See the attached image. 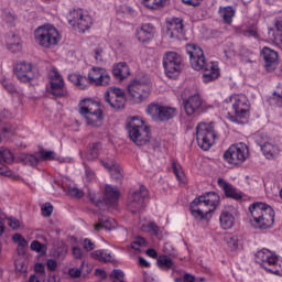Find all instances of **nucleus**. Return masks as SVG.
<instances>
[{"label": "nucleus", "instance_id": "9d476101", "mask_svg": "<svg viewBox=\"0 0 282 282\" xmlns=\"http://www.w3.org/2000/svg\"><path fill=\"white\" fill-rule=\"evenodd\" d=\"M196 140L199 149L208 151L217 140L214 123L199 122L196 127Z\"/></svg>", "mask_w": 282, "mask_h": 282}, {"label": "nucleus", "instance_id": "0eeeda50", "mask_svg": "<svg viewBox=\"0 0 282 282\" xmlns=\"http://www.w3.org/2000/svg\"><path fill=\"white\" fill-rule=\"evenodd\" d=\"M256 262H258L265 272L275 274V276H282V259L279 258L274 251L265 248L257 251Z\"/></svg>", "mask_w": 282, "mask_h": 282}, {"label": "nucleus", "instance_id": "4d7b16f0", "mask_svg": "<svg viewBox=\"0 0 282 282\" xmlns=\"http://www.w3.org/2000/svg\"><path fill=\"white\" fill-rule=\"evenodd\" d=\"M83 274V271L78 268H70L68 270V275L72 278V279H80V275Z\"/></svg>", "mask_w": 282, "mask_h": 282}, {"label": "nucleus", "instance_id": "393cba45", "mask_svg": "<svg viewBox=\"0 0 282 282\" xmlns=\"http://www.w3.org/2000/svg\"><path fill=\"white\" fill-rule=\"evenodd\" d=\"M166 34L170 39H180L184 34V22L180 18H173L167 24Z\"/></svg>", "mask_w": 282, "mask_h": 282}, {"label": "nucleus", "instance_id": "20e7f679", "mask_svg": "<svg viewBox=\"0 0 282 282\" xmlns=\"http://www.w3.org/2000/svg\"><path fill=\"white\" fill-rule=\"evenodd\" d=\"M219 206V194L208 192L195 198L191 205V215L197 220L208 219L210 213H215Z\"/></svg>", "mask_w": 282, "mask_h": 282}, {"label": "nucleus", "instance_id": "1a4fd4ad", "mask_svg": "<svg viewBox=\"0 0 282 282\" xmlns=\"http://www.w3.org/2000/svg\"><path fill=\"white\" fill-rule=\"evenodd\" d=\"M129 96L132 97L133 102H144L151 96V79L144 76L142 78H134L128 85Z\"/></svg>", "mask_w": 282, "mask_h": 282}, {"label": "nucleus", "instance_id": "4c0bfd02", "mask_svg": "<svg viewBox=\"0 0 282 282\" xmlns=\"http://www.w3.org/2000/svg\"><path fill=\"white\" fill-rule=\"evenodd\" d=\"M100 155V143H90L86 153L87 160H98Z\"/></svg>", "mask_w": 282, "mask_h": 282}, {"label": "nucleus", "instance_id": "09e8293b", "mask_svg": "<svg viewBox=\"0 0 282 282\" xmlns=\"http://www.w3.org/2000/svg\"><path fill=\"white\" fill-rule=\"evenodd\" d=\"M41 213L43 217H52V213H54V205L52 203H45L41 207Z\"/></svg>", "mask_w": 282, "mask_h": 282}, {"label": "nucleus", "instance_id": "6ab92c4d", "mask_svg": "<svg viewBox=\"0 0 282 282\" xmlns=\"http://www.w3.org/2000/svg\"><path fill=\"white\" fill-rule=\"evenodd\" d=\"M149 197V189L141 185L139 191L133 192L129 197L128 208L131 213H139L144 208V199Z\"/></svg>", "mask_w": 282, "mask_h": 282}, {"label": "nucleus", "instance_id": "49530a36", "mask_svg": "<svg viewBox=\"0 0 282 282\" xmlns=\"http://www.w3.org/2000/svg\"><path fill=\"white\" fill-rule=\"evenodd\" d=\"M112 282H124V272L120 269H115L110 272Z\"/></svg>", "mask_w": 282, "mask_h": 282}, {"label": "nucleus", "instance_id": "f03ea898", "mask_svg": "<svg viewBox=\"0 0 282 282\" xmlns=\"http://www.w3.org/2000/svg\"><path fill=\"white\" fill-rule=\"evenodd\" d=\"M68 80L77 87V89H88L89 85L107 87L111 83V75L107 69L101 67H93L88 72V77L73 73L68 75Z\"/></svg>", "mask_w": 282, "mask_h": 282}, {"label": "nucleus", "instance_id": "680f3d73", "mask_svg": "<svg viewBox=\"0 0 282 282\" xmlns=\"http://www.w3.org/2000/svg\"><path fill=\"white\" fill-rule=\"evenodd\" d=\"M245 36H252L253 39H257L259 36V32H257V29L249 28L245 31Z\"/></svg>", "mask_w": 282, "mask_h": 282}, {"label": "nucleus", "instance_id": "7ed1b4c3", "mask_svg": "<svg viewBox=\"0 0 282 282\" xmlns=\"http://www.w3.org/2000/svg\"><path fill=\"white\" fill-rule=\"evenodd\" d=\"M249 213L251 215L250 224L252 228L257 230H268V228H272L274 226V217H276V213L272 208V206L256 202L249 206Z\"/></svg>", "mask_w": 282, "mask_h": 282}, {"label": "nucleus", "instance_id": "a19ab883", "mask_svg": "<svg viewBox=\"0 0 282 282\" xmlns=\"http://www.w3.org/2000/svg\"><path fill=\"white\" fill-rule=\"evenodd\" d=\"M0 162H4V164L14 162V155L9 149L0 148Z\"/></svg>", "mask_w": 282, "mask_h": 282}, {"label": "nucleus", "instance_id": "a18cd8bd", "mask_svg": "<svg viewBox=\"0 0 282 282\" xmlns=\"http://www.w3.org/2000/svg\"><path fill=\"white\" fill-rule=\"evenodd\" d=\"M41 161V156H36V154H26L23 159V162L26 166H39V162Z\"/></svg>", "mask_w": 282, "mask_h": 282}, {"label": "nucleus", "instance_id": "a211bd4d", "mask_svg": "<svg viewBox=\"0 0 282 282\" xmlns=\"http://www.w3.org/2000/svg\"><path fill=\"white\" fill-rule=\"evenodd\" d=\"M105 100L112 109H124L127 102L124 90L118 87H109L105 93Z\"/></svg>", "mask_w": 282, "mask_h": 282}, {"label": "nucleus", "instance_id": "338daca9", "mask_svg": "<svg viewBox=\"0 0 282 282\" xmlns=\"http://www.w3.org/2000/svg\"><path fill=\"white\" fill-rule=\"evenodd\" d=\"M147 254L148 257H151V259H158V251H155V249H148L147 250Z\"/></svg>", "mask_w": 282, "mask_h": 282}, {"label": "nucleus", "instance_id": "58836bf2", "mask_svg": "<svg viewBox=\"0 0 282 282\" xmlns=\"http://www.w3.org/2000/svg\"><path fill=\"white\" fill-rule=\"evenodd\" d=\"M39 155H40V160H42V162H52V160H58V155L56 154V152L52 151V150H40L39 151Z\"/></svg>", "mask_w": 282, "mask_h": 282}, {"label": "nucleus", "instance_id": "2eb2a0df", "mask_svg": "<svg viewBox=\"0 0 282 282\" xmlns=\"http://www.w3.org/2000/svg\"><path fill=\"white\" fill-rule=\"evenodd\" d=\"M147 113L154 120V122H166L175 118L177 110L173 107L162 106L160 104H150L147 107Z\"/></svg>", "mask_w": 282, "mask_h": 282}, {"label": "nucleus", "instance_id": "6e6d98bb", "mask_svg": "<svg viewBox=\"0 0 282 282\" xmlns=\"http://www.w3.org/2000/svg\"><path fill=\"white\" fill-rule=\"evenodd\" d=\"M95 59L97 61V63H104L105 62V51H102V48L97 47L95 50Z\"/></svg>", "mask_w": 282, "mask_h": 282}, {"label": "nucleus", "instance_id": "473e14b6", "mask_svg": "<svg viewBox=\"0 0 282 282\" xmlns=\"http://www.w3.org/2000/svg\"><path fill=\"white\" fill-rule=\"evenodd\" d=\"M268 34L270 41H272L276 47H282V26L279 22L275 23V30L270 29Z\"/></svg>", "mask_w": 282, "mask_h": 282}, {"label": "nucleus", "instance_id": "6e6552de", "mask_svg": "<svg viewBox=\"0 0 282 282\" xmlns=\"http://www.w3.org/2000/svg\"><path fill=\"white\" fill-rule=\"evenodd\" d=\"M35 43L45 50L54 47L57 43H61V32L52 24H44L39 26L34 31Z\"/></svg>", "mask_w": 282, "mask_h": 282}, {"label": "nucleus", "instance_id": "5fc2aeb1", "mask_svg": "<svg viewBox=\"0 0 282 282\" xmlns=\"http://www.w3.org/2000/svg\"><path fill=\"white\" fill-rule=\"evenodd\" d=\"M68 195H70V197H77V199H80L85 194L77 187H70L68 189Z\"/></svg>", "mask_w": 282, "mask_h": 282}, {"label": "nucleus", "instance_id": "bf43d9fd", "mask_svg": "<svg viewBox=\"0 0 282 282\" xmlns=\"http://www.w3.org/2000/svg\"><path fill=\"white\" fill-rule=\"evenodd\" d=\"M72 254L74 259H83V249L78 246L72 248Z\"/></svg>", "mask_w": 282, "mask_h": 282}, {"label": "nucleus", "instance_id": "69168bd1", "mask_svg": "<svg viewBox=\"0 0 282 282\" xmlns=\"http://www.w3.org/2000/svg\"><path fill=\"white\" fill-rule=\"evenodd\" d=\"M35 272L37 274H43L45 272V265H43V263H36L35 264Z\"/></svg>", "mask_w": 282, "mask_h": 282}, {"label": "nucleus", "instance_id": "864d4df0", "mask_svg": "<svg viewBox=\"0 0 282 282\" xmlns=\"http://www.w3.org/2000/svg\"><path fill=\"white\" fill-rule=\"evenodd\" d=\"M0 175L4 177H12V170L0 161Z\"/></svg>", "mask_w": 282, "mask_h": 282}, {"label": "nucleus", "instance_id": "423d86ee", "mask_svg": "<svg viewBox=\"0 0 282 282\" xmlns=\"http://www.w3.org/2000/svg\"><path fill=\"white\" fill-rule=\"evenodd\" d=\"M79 113L86 118L87 124L90 127H100L102 124V109L100 104L91 98H85L79 101Z\"/></svg>", "mask_w": 282, "mask_h": 282}, {"label": "nucleus", "instance_id": "f3484780", "mask_svg": "<svg viewBox=\"0 0 282 282\" xmlns=\"http://www.w3.org/2000/svg\"><path fill=\"white\" fill-rule=\"evenodd\" d=\"M182 63L184 59L177 52L169 51L163 55V67L167 76L182 72Z\"/></svg>", "mask_w": 282, "mask_h": 282}, {"label": "nucleus", "instance_id": "f257e3e1", "mask_svg": "<svg viewBox=\"0 0 282 282\" xmlns=\"http://www.w3.org/2000/svg\"><path fill=\"white\" fill-rule=\"evenodd\" d=\"M186 54L189 56V63L196 72H202L203 83H213L219 78L221 70L219 69V63L209 62L206 63V56L204 55V50L196 44H187L185 46Z\"/></svg>", "mask_w": 282, "mask_h": 282}, {"label": "nucleus", "instance_id": "a878e982", "mask_svg": "<svg viewBox=\"0 0 282 282\" xmlns=\"http://www.w3.org/2000/svg\"><path fill=\"white\" fill-rule=\"evenodd\" d=\"M236 221L235 215L228 210L223 212L219 216V224L223 230H231V228H235Z\"/></svg>", "mask_w": 282, "mask_h": 282}, {"label": "nucleus", "instance_id": "cd10ccee", "mask_svg": "<svg viewBox=\"0 0 282 282\" xmlns=\"http://www.w3.org/2000/svg\"><path fill=\"white\" fill-rule=\"evenodd\" d=\"M218 185L225 192L226 197H230L231 199H241V193L237 192V188L232 187V185L226 182V180L218 178Z\"/></svg>", "mask_w": 282, "mask_h": 282}, {"label": "nucleus", "instance_id": "c03bdc74", "mask_svg": "<svg viewBox=\"0 0 282 282\" xmlns=\"http://www.w3.org/2000/svg\"><path fill=\"white\" fill-rule=\"evenodd\" d=\"M12 241L13 243L18 245V248H20V250H25V248H28V240L23 238L21 234H14L12 236Z\"/></svg>", "mask_w": 282, "mask_h": 282}, {"label": "nucleus", "instance_id": "8fccbe9b", "mask_svg": "<svg viewBox=\"0 0 282 282\" xmlns=\"http://www.w3.org/2000/svg\"><path fill=\"white\" fill-rule=\"evenodd\" d=\"M84 250H86V252H91V250H95L96 248V243H94V241H91V239L89 238H85L83 240V243H82Z\"/></svg>", "mask_w": 282, "mask_h": 282}, {"label": "nucleus", "instance_id": "ddd939ff", "mask_svg": "<svg viewBox=\"0 0 282 282\" xmlns=\"http://www.w3.org/2000/svg\"><path fill=\"white\" fill-rule=\"evenodd\" d=\"M68 25L75 30V32H87L91 28V17L83 9H75L69 12L68 17Z\"/></svg>", "mask_w": 282, "mask_h": 282}, {"label": "nucleus", "instance_id": "603ef678", "mask_svg": "<svg viewBox=\"0 0 282 282\" xmlns=\"http://www.w3.org/2000/svg\"><path fill=\"white\" fill-rule=\"evenodd\" d=\"M14 265L17 272H28V267L25 265V261H23V259H17Z\"/></svg>", "mask_w": 282, "mask_h": 282}, {"label": "nucleus", "instance_id": "412c9836", "mask_svg": "<svg viewBox=\"0 0 282 282\" xmlns=\"http://www.w3.org/2000/svg\"><path fill=\"white\" fill-rule=\"evenodd\" d=\"M202 97L199 94L192 95L183 99V109L186 116H195L199 109H202Z\"/></svg>", "mask_w": 282, "mask_h": 282}, {"label": "nucleus", "instance_id": "774afa93", "mask_svg": "<svg viewBox=\"0 0 282 282\" xmlns=\"http://www.w3.org/2000/svg\"><path fill=\"white\" fill-rule=\"evenodd\" d=\"M183 282H195V276L191 275L189 273H186L183 276Z\"/></svg>", "mask_w": 282, "mask_h": 282}, {"label": "nucleus", "instance_id": "e433bc0d", "mask_svg": "<svg viewBox=\"0 0 282 282\" xmlns=\"http://www.w3.org/2000/svg\"><path fill=\"white\" fill-rule=\"evenodd\" d=\"M142 3L149 10H162L169 6V0H142Z\"/></svg>", "mask_w": 282, "mask_h": 282}, {"label": "nucleus", "instance_id": "13d9d810", "mask_svg": "<svg viewBox=\"0 0 282 282\" xmlns=\"http://www.w3.org/2000/svg\"><path fill=\"white\" fill-rule=\"evenodd\" d=\"M2 87L9 91V94H14V91H17V88L14 87L13 83H10L8 80H3L2 82Z\"/></svg>", "mask_w": 282, "mask_h": 282}, {"label": "nucleus", "instance_id": "4be33fe9", "mask_svg": "<svg viewBox=\"0 0 282 282\" xmlns=\"http://www.w3.org/2000/svg\"><path fill=\"white\" fill-rule=\"evenodd\" d=\"M261 54L265 62L267 72H274L279 67V53L268 46H264Z\"/></svg>", "mask_w": 282, "mask_h": 282}, {"label": "nucleus", "instance_id": "b1692460", "mask_svg": "<svg viewBox=\"0 0 282 282\" xmlns=\"http://www.w3.org/2000/svg\"><path fill=\"white\" fill-rule=\"evenodd\" d=\"M101 164L104 165V167H106L107 171H109L110 177L115 182H122L124 177V172H122V167L120 166V164L116 163V161L113 160L101 161Z\"/></svg>", "mask_w": 282, "mask_h": 282}, {"label": "nucleus", "instance_id": "7c9ffc66", "mask_svg": "<svg viewBox=\"0 0 282 282\" xmlns=\"http://www.w3.org/2000/svg\"><path fill=\"white\" fill-rule=\"evenodd\" d=\"M91 259L96 261H100L101 263H109L113 261V257L111 256V251L107 249H97L90 253Z\"/></svg>", "mask_w": 282, "mask_h": 282}, {"label": "nucleus", "instance_id": "bb28decb", "mask_svg": "<svg viewBox=\"0 0 282 282\" xmlns=\"http://www.w3.org/2000/svg\"><path fill=\"white\" fill-rule=\"evenodd\" d=\"M261 151L267 160H276V158H279V153H281L279 145L270 142L262 144Z\"/></svg>", "mask_w": 282, "mask_h": 282}, {"label": "nucleus", "instance_id": "39448f33", "mask_svg": "<svg viewBox=\"0 0 282 282\" xmlns=\"http://www.w3.org/2000/svg\"><path fill=\"white\" fill-rule=\"evenodd\" d=\"M129 138L137 147H144L151 142V128L140 117H132L127 123Z\"/></svg>", "mask_w": 282, "mask_h": 282}, {"label": "nucleus", "instance_id": "2f4dec72", "mask_svg": "<svg viewBox=\"0 0 282 282\" xmlns=\"http://www.w3.org/2000/svg\"><path fill=\"white\" fill-rule=\"evenodd\" d=\"M118 223L113 218H99V221L94 226L97 232L100 230H113Z\"/></svg>", "mask_w": 282, "mask_h": 282}, {"label": "nucleus", "instance_id": "de8ad7c7", "mask_svg": "<svg viewBox=\"0 0 282 282\" xmlns=\"http://www.w3.org/2000/svg\"><path fill=\"white\" fill-rule=\"evenodd\" d=\"M147 246V239L142 237H137L132 242H131V248L132 250H140L141 248H144Z\"/></svg>", "mask_w": 282, "mask_h": 282}, {"label": "nucleus", "instance_id": "dca6fc26", "mask_svg": "<svg viewBox=\"0 0 282 282\" xmlns=\"http://www.w3.org/2000/svg\"><path fill=\"white\" fill-rule=\"evenodd\" d=\"M46 91L54 98H65L67 96V87H65V79L58 70H51L50 83L46 86Z\"/></svg>", "mask_w": 282, "mask_h": 282}, {"label": "nucleus", "instance_id": "5701e85b", "mask_svg": "<svg viewBox=\"0 0 282 282\" xmlns=\"http://www.w3.org/2000/svg\"><path fill=\"white\" fill-rule=\"evenodd\" d=\"M155 36V26L151 23H143L135 30V39L139 43H149Z\"/></svg>", "mask_w": 282, "mask_h": 282}, {"label": "nucleus", "instance_id": "c756f323", "mask_svg": "<svg viewBox=\"0 0 282 282\" xmlns=\"http://www.w3.org/2000/svg\"><path fill=\"white\" fill-rule=\"evenodd\" d=\"M218 13L223 19V23H225L226 25H230L232 23V19H235V14H237V11L235 10V8L227 6L220 7Z\"/></svg>", "mask_w": 282, "mask_h": 282}, {"label": "nucleus", "instance_id": "ea45409f", "mask_svg": "<svg viewBox=\"0 0 282 282\" xmlns=\"http://www.w3.org/2000/svg\"><path fill=\"white\" fill-rule=\"evenodd\" d=\"M225 241L230 250H237L239 248V236L234 234H227Z\"/></svg>", "mask_w": 282, "mask_h": 282}, {"label": "nucleus", "instance_id": "79ce46f5", "mask_svg": "<svg viewBox=\"0 0 282 282\" xmlns=\"http://www.w3.org/2000/svg\"><path fill=\"white\" fill-rule=\"evenodd\" d=\"M30 248L33 252H37L39 254L47 253V245L41 243L39 240H33L30 245Z\"/></svg>", "mask_w": 282, "mask_h": 282}, {"label": "nucleus", "instance_id": "9b49d317", "mask_svg": "<svg viewBox=\"0 0 282 282\" xmlns=\"http://www.w3.org/2000/svg\"><path fill=\"white\" fill-rule=\"evenodd\" d=\"M230 102L236 115L232 116L230 112L227 113V118L230 120V122H239V120L248 118V112L250 111V101L246 95H232L230 97Z\"/></svg>", "mask_w": 282, "mask_h": 282}, {"label": "nucleus", "instance_id": "0e129e2a", "mask_svg": "<svg viewBox=\"0 0 282 282\" xmlns=\"http://www.w3.org/2000/svg\"><path fill=\"white\" fill-rule=\"evenodd\" d=\"M139 265L141 268H151V263H149V261H147V259L143 257H139Z\"/></svg>", "mask_w": 282, "mask_h": 282}, {"label": "nucleus", "instance_id": "37998d69", "mask_svg": "<svg viewBox=\"0 0 282 282\" xmlns=\"http://www.w3.org/2000/svg\"><path fill=\"white\" fill-rule=\"evenodd\" d=\"M172 169L177 182H181L184 184V182H186V176L184 175V171L182 170V166L175 163V161H173Z\"/></svg>", "mask_w": 282, "mask_h": 282}, {"label": "nucleus", "instance_id": "4468645a", "mask_svg": "<svg viewBox=\"0 0 282 282\" xmlns=\"http://www.w3.org/2000/svg\"><path fill=\"white\" fill-rule=\"evenodd\" d=\"M90 202L97 206V208H102L105 204L113 205L117 204L118 199H120V191L117 186L106 185L104 192V199L96 193H88Z\"/></svg>", "mask_w": 282, "mask_h": 282}, {"label": "nucleus", "instance_id": "e2e57ef3", "mask_svg": "<svg viewBox=\"0 0 282 282\" xmlns=\"http://www.w3.org/2000/svg\"><path fill=\"white\" fill-rule=\"evenodd\" d=\"M183 3H185V6H193L194 8H197V6H199V3H202V1L204 0H182Z\"/></svg>", "mask_w": 282, "mask_h": 282}, {"label": "nucleus", "instance_id": "c9c22d12", "mask_svg": "<svg viewBox=\"0 0 282 282\" xmlns=\"http://www.w3.org/2000/svg\"><path fill=\"white\" fill-rule=\"evenodd\" d=\"M156 265L158 268H160V270H165L166 272H169V270L173 268L174 262L171 258H169V256L161 254L158 257Z\"/></svg>", "mask_w": 282, "mask_h": 282}, {"label": "nucleus", "instance_id": "052dcab7", "mask_svg": "<svg viewBox=\"0 0 282 282\" xmlns=\"http://www.w3.org/2000/svg\"><path fill=\"white\" fill-rule=\"evenodd\" d=\"M46 268L50 270V272H54L56 271V268H58V262H56L54 259H48L46 261Z\"/></svg>", "mask_w": 282, "mask_h": 282}, {"label": "nucleus", "instance_id": "f704fd0d", "mask_svg": "<svg viewBox=\"0 0 282 282\" xmlns=\"http://www.w3.org/2000/svg\"><path fill=\"white\" fill-rule=\"evenodd\" d=\"M141 231L151 235L152 237H160V226L155 221H149L141 225Z\"/></svg>", "mask_w": 282, "mask_h": 282}, {"label": "nucleus", "instance_id": "c85d7f7f", "mask_svg": "<svg viewBox=\"0 0 282 282\" xmlns=\"http://www.w3.org/2000/svg\"><path fill=\"white\" fill-rule=\"evenodd\" d=\"M131 72L129 70V65L126 62H120L116 64L112 68V75L117 80H124L128 76H130Z\"/></svg>", "mask_w": 282, "mask_h": 282}, {"label": "nucleus", "instance_id": "72a5a7b5", "mask_svg": "<svg viewBox=\"0 0 282 282\" xmlns=\"http://www.w3.org/2000/svg\"><path fill=\"white\" fill-rule=\"evenodd\" d=\"M7 47L9 52L17 54V52H21L23 45L21 44V37L19 35H11L7 37Z\"/></svg>", "mask_w": 282, "mask_h": 282}, {"label": "nucleus", "instance_id": "3c124183", "mask_svg": "<svg viewBox=\"0 0 282 282\" xmlns=\"http://www.w3.org/2000/svg\"><path fill=\"white\" fill-rule=\"evenodd\" d=\"M8 226L12 228V230H19L21 228V220L15 217L8 218Z\"/></svg>", "mask_w": 282, "mask_h": 282}, {"label": "nucleus", "instance_id": "f8f14e48", "mask_svg": "<svg viewBox=\"0 0 282 282\" xmlns=\"http://www.w3.org/2000/svg\"><path fill=\"white\" fill-rule=\"evenodd\" d=\"M250 155V150L248 145L243 142L231 144L224 153V160L228 162V164H232L237 166L239 164H243L248 156Z\"/></svg>", "mask_w": 282, "mask_h": 282}, {"label": "nucleus", "instance_id": "aec40b11", "mask_svg": "<svg viewBox=\"0 0 282 282\" xmlns=\"http://www.w3.org/2000/svg\"><path fill=\"white\" fill-rule=\"evenodd\" d=\"M14 74L20 83H30L36 78L32 63L20 62L14 66Z\"/></svg>", "mask_w": 282, "mask_h": 282}]
</instances>
